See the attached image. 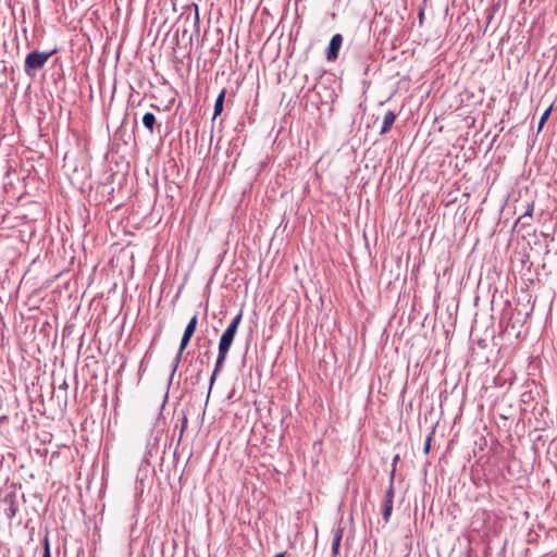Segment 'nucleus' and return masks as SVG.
<instances>
[{"label":"nucleus","mask_w":557,"mask_h":557,"mask_svg":"<svg viewBox=\"0 0 557 557\" xmlns=\"http://www.w3.org/2000/svg\"><path fill=\"white\" fill-rule=\"evenodd\" d=\"M242 315H236L233 322L227 326V329L223 332L219 343V355L216 359V369L222 367L230 350V347L233 343L235 333L237 331L238 324L240 322Z\"/></svg>","instance_id":"obj_1"},{"label":"nucleus","mask_w":557,"mask_h":557,"mask_svg":"<svg viewBox=\"0 0 557 557\" xmlns=\"http://www.w3.org/2000/svg\"><path fill=\"white\" fill-rule=\"evenodd\" d=\"M53 52H38L33 51L27 54L25 59V72L30 74L39 69H41L48 59L52 55Z\"/></svg>","instance_id":"obj_2"},{"label":"nucleus","mask_w":557,"mask_h":557,"mask_svg":"<svg viewBox=\"0 0 557 557\" xmlns=\"http://www.w3.org/2000/svg\"><path fill=\"white\" fill-rule=\"evenodd\" d=\"M393 504H394V486H393V479L391 480L389 486L385 492L383 503H382V516L385 522L389 520V517L393 511Z\"/></svg>","instance_id":"obj_3"},{"label":"nucleus","mask_w":557,"mask_h":557,"mask_svg":"<svg viewBox=\"0 0 557 557\" xmlns=\"http://www.w3.org/2000/svg\"><path fill=\"white\" fill-rule=\"evenodd\" d=\"M343 44V36L341 34H335L326 49V59L327 61H335L338 58V52Z\"/></svg>","instance_id":"obj_4"},{"label":"nucleus","mask_w":557,"mask_h":557,"mask_svg":"<svg viewBox=\"0 0 557 557\" xmlns=\"http://www.w3.org/2000/svg\"><path fill=\"white\" fill-rule=\"evenodd\" d=\"M197 326V315H194L189 323L187 324L185 332L183 334L181 345H180V355L186 349L191 336L195 333Z\"/></svg>","instance_id":"obj_5"},{"label":"nucleus","mask_w":557,"mask_h":557,"mask_svg":"<svg viewBox=\"0 0 557 557\" xmlns=\"http://www.w3.org/2000/svg\"><path fill=\"white\" fill-rule=\"evenodd\" d=\"M396 120V114L393 111H388L385 113L383 119V124L381 127L380 134H386L392 128L394 122Z\"/></svg>","instance_id":"obj_6"},{"label":"nucleus","mask_w":557,"mask_h":557,"mask_svg":"<svg viewBox=\"0 0 557 557\" xmlns=\"http://www.w3.org/2000/svg\"><path fill=\"white\" fill-rule=\"evenodd\" d=\"M275 39L271 36L262 47L261 54L264 59H269L272 57L275 49Z\"/></svg>","instance_id":"obj_7"},{"label":"nucleus","mask_w":557,"mask_h":557,"mask_svg":"<svg viewBox=\"0 0 557 557\" xmlns=\"http://www.w3.org/2000/svg\"><path fill=\"white\" fill-rule=\"evenodd\" d=\"M225 95H226V91L225 89H223L216 100H215V104H214V114H213V117H216L218 115H220L223 111V103H224V99H225Z\"/></svg>","instance_id":"obj_8"},{"label":"nucleus","mask_w":557,"mask_h":557,"mask_svg":"<svg viewBox=\"0 0 557 557\" xmlns=\"http://www.w3.org/2000/svg\"><path fill=\"white\" fill-rule=\"evenodd\" d=\"M143 123L144 125L149 129L150 133L153 132V126H154V123H156V116L153 113H146L144 116H143Z\"/></svg>","instance_id":"obj_9"},{"label":"nucleus","mask_w":557,"mask_h":557,"mask_svg":"<svg viewBox=\"0 0 557 557\" xmlns=\"http://www.w3.org/2000/svg\"><path fill=\"white\" fill-rule=\"evenodd\" d=\"M552 112V106L542 114L539 122V132L543 128L545 122L547 121L549 114Z\"/></svg>","instance_id":"obj_10"},{"label":"nucleus","mask_w":557,"mask_h":557,"mask_svg":"<svg viewBox=\"0 0 557 557\" xmlns=\"http://www.w3.org/2000/svg\"><path fill=\"white\" fill-rule=\"evenodd\" d=\"M431 441H432V436H428L425 443H424V447H423V451L425 454H428L430 451V447H431Z\"/></svg>","instance_id":"obj_11"},{"label":"nucleus","mask_w":557,"mask_h":557,"mask_svg":"<svg viewBox=\"0 0 557 557\" xmlns=\"http://www.w3.org/2000/svg\"><path fill=\"white\" fill-rule=\"evenodd\" d=\"M341 542V536H337L333 543V550L336 552Z\"/></svg>","instance_id":"obj_12"},{"label":"nucleus","mask_w":557,"mask_h":557,"mask_svg":"<svg viewBox=\"0 0 557 557\" xmlns=\"http://www.w3.org/2000/svg\"><path fill=\"white\" fill-rule=\"evenodd\" d=\"M42 542H44V550H45V549H47V548H50V545H49V537H48V535H46V536L44 537V541H42Z\"/></svg>","instance_id":"obj_13"},{"label":"nucleus","mask_w":557,"mask_h":557,"mask_svg":"<svg viewBox=\"0 0 557 557\" xmlns=\"http://www.w3.org/2000/svg\"><path fill=\"white\" fill-rule=\"evenodd\" d=\"M42 557H51L50 548H47V549L44 550Z\"/></svg>","instance_id":"obj_14"},{"label":"nucleus","mask_w":557,"mask_h":557,"mask_svg":"<svg viewBox=\"0 0 557 557\" xmlns=\"http://www.w3.org/2000/svg\"><path fill=\"white\" fill-rule=\"evenodd\" d=\"M10 510H11L10 517H13L15 515V510L13 508H11Z\"/></svg>","instance_id":"obj_15"},{"label":"nucleus","mask_w":557,"mask_h":557,"mask_svg":"<svg viewBox=\"0 0 557 557\" xmlns=\"http://www.w3.org/2000/svg\"><path fill=\"white\" fill-rule=\"evenodd\" d=\"M219 369H220V368H218V369L215 368V369H214V372H213V375H211V379H214V375H215V373L218 372V370H219Z\"/></svg>","instance_id":"obj_16"},{"label":"nucleus","mask_w":557,"mask_h":557,"mask_svg":"<svg viewBox=\"0 0 557 557\" xmlns=\"http://www.w3.org/2000/svg\"><path fill=\"white\" fill-rule=\"evenodd\" d=\"M274 557H278V554L274 555Z\"/></svg>","instance_id":"obj_17"},{"label":"nucleus","mask_w":557,"mask_h":557,"mask_svg":"<svg viewBox=\"0 0 557 557\" xmlns=\"http://www.w3.org/2000/svg\"><path fill=\"white\" fill-rule=\"evenodd\" d=\"M281 557H284V555L281 553Z\"/></svg>","instance_id":"obj_18"}]
</instances>
